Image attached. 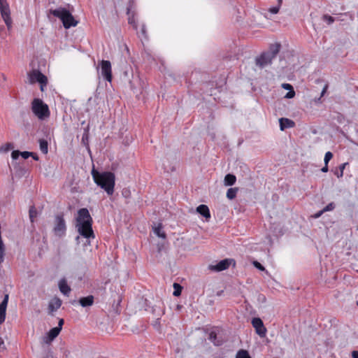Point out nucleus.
Returning a JSON list of instances; mask_svg holds the SVG:
<instances>
[{
    "mask_svg": "<svg viewBox=\"0 0 358 358\" xmlns=\"http://www.w3.org/2000/svg\"><path fill=\"white\" fill-rule=\"evenodd\" d=\"M92 218L87 208H81L78 212L76 228L80 236L87 240L95 238L92 227Z\"/></svg>",
    "mask_w": 358,
    "mask_h": 358,
    "instance_id": "nucleus-1",
    "label": "nucleus"
},
{
    "mask_svg": "<svg viewBox=\"0 0 358 358\" xmlns=\"http://www.w3.org/2000/svg\"><path fill=\"white\" fill-rule=\"evenodd\" d=\"M91 173L94 182L104 189L108 195L113 194L115 184V176L113 173L110 171L99 172L93 169Z\"/></svg>",
    "mask_w": 358,
    "mask_h": 358,
    "instance_id": "nucleus-2",
    "label": "nucleus"
},
{
    "mask_svg": "<svg viewBox=\"0 0 358 358\" xmlns=\"http://www.w3.org/2000/svg\"><path fill=\"white\" fill-rule=\"evenodd\" d=\"M50 13L55 17L59 18L66 29L71 27H76L78 24V21L76 20L71 13L64 8H58L55 10H50Z\"/></svg>",
    "mask_w": 358,
    "mask_h": 358,
    "instance_id": "nucleus-3",
    "label": "nucleus"
},
{
    "mask_svg": "<svg viewBox=\"0 0 358 358\" xmlns=\"http://www.w3.org/2000/svg\"><path fill=\"white\" fill-rule=\"evenodd\" d=\"M31 110L39 120H44L50 116V110L48 105L40 99H34L33 100L31 103Z\"/></svg>",
    "mask_w": 358,
    "mask_h": 358,
    "instance_id": "nucleus-4",
    "label": "nucleus"
},
{
    "mask_svg": "<svg viewBox=\"0 0 358 358\" xmlns=\"http://www.w3.org/2000/svg\"><path fill=\"white\" fill-rule=\"evenodd\" d=\"M27 76L30 84H34L37 82L41 85V90L42 92L44 91V87L48 83V78L45 75L37 69H33L28 73Z\"/></svg>",
    "mask_w": 358,
    "mask_h": 358,
    "instance_id": "nucleus-5",
    "label": "nucleus"
},
{
    "mask_svg": "<svg viewBox=\"0 0 358 358\" xmlns=\"http://www.w3.org/2000/svg\"><path fill=\"white\" fill-rule=\"evenodd\" d=\"M0 12L8 29L12 28L13 21L10 17V10L6 0H0Z\"/></svg>",
    "mask_w": 358,
    "mask_h": 358,
    "instance_id": "nucleus-6",
    "label": "nucleus"
},
{
    "mask_svg": "<svg viewBox=\"0 0 358 358\" xmlns=\"http://www.w3.org/2000/svg\"><path fill=\"white\" fill-rule=\"evenodd\" d=\"M55 223L53 229L54 233L57 236H63L66 230V223L62 216L57 215L55 217Z\"/></svg>",
    "mask_w": 358,
    "mask_h": 358,
    "instance_id": "nucleus-7",
    "label": "nucleus"
},
{
    "mask_svg": "<svg viewBox=\"0 0 358 358\" xmlns=\"http://www.w3.org/2000/svg\"><path fill=\"white\" fill-rule=\"evenodd\" d=\"M101 72L103 78L108 82L112 81L111 64L108 60L101 62Z\"/></svg>",
    "mask_w": 358,
    "mask_h": 358,
    "instance_id": "nucleus-8",
    "label": "nucleus"
},
{
    "mask_svg": "<svg viewBox=\"0 0 358 358\" xmlns=\"http://www.w3.org/2000/svg\"><path fill=\"white\" fill-rule=\"evenodd\" d=\"M252 324L255 329L256 333L260 337H265L266 329L264 325L262 320L259 317H255L252 320Z\"/></svg>",
    "mask_w": 358,
    "mask_h": 358,
    "instance_id": "nucleus-9",
    "label": "nucleus"
},
{
    "mask_svg": "<svg viewBox=\"0 0 358 358\" xmlns=\"http://www.w3.org/2000/svg\"><path fill=\"white\" fill-rule=\"evenodd\" d=\"M232 262L234 263V261L233 259H225L221 260L215 265H210L209 269L214 271H222L228 268Z\"/></svg>",
    "mask_w": 358,
    "mask_h": 358,
    "instance_id": "nucleus-10",
    "label": "nucleus"
},
{
    "mask_svg": "<svg viewBox=\"0 0 358 358\" xmlns=\"http://www.w3.org/2000/svg\"><path fill=\"white\" fill-rule=\"evenodd\" d=\"M273 59L271 57V55L268 52H264L256 59V64L260 68H264L267 65L270 64Z\"/></svg>",
    "mask_w": 358,
    "mask_h": 358,
    "instance_id": "nucleus-11",
    "label": "nucleus"
},
{
    "mask_svg": "<svg viewBox=\"0 0 358 358\" xmlns=\"http://www.w3.org/2000/svg\"><path fill=\"white\" fill-rule=\"evenodd\" d=\"M8 302V294H6L3 300L0 304V324H2L6 319V311Z\"/></svg>",
    "mask_w": 358,
    "mask_h": 358,
    "instance_id": "nucleus-12",
    "label": "nucleus"
},
{
    "mask_svg": "<svg viewBox=\"0 0 358 358\" xmlns=\"http://www.w3.org/2000/svg\"><path fill=\"white\" fill-rule=\"evenodd\" d=\"M59 291L64 295L69 296L71 289L67 284V281L65 278H62L59 281L58 283Z\"/></svg>",
    "mask_w": 358,
    "mask_h": 358,
    "instance_id": "nucleus-13",
    "label": "nucleus"
},
{
    "mask_svg": "<svg viewBox=\"0 0 358 358\" xmlns=\"http://www.w3.org/2000/svg\"><path fill=\"white\" fill-rule=\"evenodd\" d=\"M20 155L23 159H27L29 157H34V153L28 151L20 152L19 150H13L11 153V157L14 160L17 159Z\"/></svg>",
    "mask_w": 358,
    "mask_h": 358,
    "instance_id": "nucleus-14",
    "label": "nucleus"
},
{
    "mask_svg": "<svg viewBox=\"0 0 358 358\" xmlns=\"http://www.w3.org/2000/svg\"><path fill=\"white\" fill-rule=\"evenodd\" d=\"M279 122L281 131H283L287 128L293 127L294 126V122L292 120H289L287 118L282 117L279 120Z\"/></svg>",
    "mask_w": 358,
    "mask_h": 358,
    "instance_id": "nucleus-15",
    "label": "nucleus"
},
{
    "mask_svg": "<svg viewBox=\"0 0 358 358\" xmlns=\"http://www.w3.org/2000/svg\"><path fill=\"white\" fill-rule=\"evenodd\" d=\"M62 305V301L57 298H53L49 303L48 308L50 312H54L60 308Z\"/></svg>",
    "mask_w": 358,
    "mask_h": 358,
    "instance_id": "nucleus-16",
    "label": "nucleus"
},
{
    "mask_svg": "<svg viewBox=\"0 0 358 358\" xmlns=\"http://www.w3.org/2000/svg\"><path fill=\"white\" fill-rule=\"evenodd\" d=\"M196 212L207 219L210 217V210L206 205H199L196 208Z\"/></svg>",
    "mask_w": 358,
    "mask_h": 358,
    "instance_id": "nucleus-17",
    "label": "nucleus"
},
{
    "mask_svg": "<svg viewBox=\"0 0 358 358\" xmlns=\"http://www.w3.org/2000/svg\"><path fill=\"white\" fill-rule=\"evenodd\" d=\"M79 303L83 307L90 306L94 303V296L90 295L86 297H82L80 299Z\"/></svg>",
    "mask_w": 358,
    "mask_h": 358,
    "instance_id": "nucleus-18",
    "label": "nucleus"
},
{
    "mask_svg": "<svg viewBox=\"0 0 358 358\" xmlns=\"http://www.w3.org/2000/svg\"><path fill=\"white\" fill-rule=\"evenodd\" d=\"M236 180V178L233 174H227L224 177V182L226 186H231L233 185Z\"/></svg>",
    "mask_w": 358,
    "mask_h": 358,
    "instance_id": "nucleus-19",
    "label": "nucleus"
},
{
    "mask_svg": "<svg viewBox=\"0 0 358 358\" xmlns=\"http://www.w3.org/2000/svg\"><path fill=\"white\" fill-rule=\"evenodd\" d=\"M280 49V44L275 43L271 46L269 51H268L267 52L269 55H271V57H273V59H274L275 57V56L277 55V54L279 52Z\"/></svg>",
    "mask_w": 358,
    "mask_h": 358,
    "instance_id": "nucleus-20",
    "label": "nucleus"
},
{
    "mask_svg": "<svg viewBox=\"0 0 358 358\" xmlns=\"http://www.w3.org/2000/svg\"><path fill=\"white\" fill-rule=\"evenodd\" d=\"M61 327H54L48 333V339L50 341L55 339L59 334Z\"/></svg>",
    "mask_w": 358,
    "mask_h": 358,
    "instance_id": "nucleus-21",
    "label": "nucleus"
},
{
    "mask_svg": "<svg viewBox=\"0 0 358 358\" xmlns=\"http://www.w3.org/2000/svg\"><path fill=\"white\" fill-rule=\"evenodd\" d=\"M14 148L13 143H6L0 147V153H6Z\"/></svg>",
    "mask_w": 358,
    "mask_h": 358,
    "instance_id": "nucleus-22",
    "label": "nucleus"
},
{
    "mask_svg": "<svg viewBox=\"0 0 358 358\" xmlns=\"http://www.w3.org/2000/svg\"><path fill=\"white\" fill-rule=\"evenodd\" d=\"M154 232L157 236L160 238H166L165 233L162 231V226L161 224H159L157 227L154 228Z\"/></svg>",
    "mask_w": 358,
    "mask_h": 358,
    "instance_id": "nucleus-23",
    "label": "nucleus"
},
{
    "mask_svg": "<svg viewBox=\"0 0 358 358\" xmlns=\"http://www.w3.org/2000/svg\"><path fill=\"white\" fill-rule=\"evenodd\" d=\"M237 192V188H229L227 192V197L229 199H234L236 196Z\"/></svg>",
    "mask_w": 358,
    "mask_h": 358,
    "instance_id": "nucleus-24",
    "label": "nucleus"
},
{
    "mask_svg": "<svg viewBox=\"0 0 358 358\" xmlns=\"http://www.w3.org/2000/svg\"><path fill=\"white\" fill-rule=\"evenodd\" d=\"M40 150L43 154L48 152V142L45 140H40Z\"/></svg>",
    "mask_w": 358,
    "mask_h": 358,
    "instance_id": "nucleus-25",
    "label": "nucleus"
},
{
    "mask_svg": "<svg viewBox=\"0 0 358 358\" xmlns=\"http://www.w3.org/2000/svg\"><path fill=\"white\" fill-rule=\"evenodd\" d=\"M236 358H251L248 352L245 350H239L236 356Z\"/></svg>",
    "mask_w": 358,
    "mask_h": 358,
    "instance_id": "nucleus-26",
    "label": "nucleus"
},
{
    "mask_svg": "<svg viewBox=\"0 0 358 358\" xmlns=\"http://www.w3.org/2000/svg\"><path fill=\"white\" fill-rule=\"evenodd\" d=\"M173 288H174L173 295L176 296H180L181 294V290H182L181 286L178 283H174Z\"/></svg>",
    "mask_w": 358,
    "mask_h": 358,
    "instance_id": "nucleus-27",
    "label": "nucleus"
},
{
    "mask_svg": "<svg viewBox=\"0 0 358 358\" xmlns=\"http://www.w3.org/2000/svg\"><path fill=\"white\" fill-rule=\"evenodd\" d=\"M323 19L328 24H332L334 22H335L336 20H338V19H336L330 15H324L323 17Z\"/></svg>",
    "mask_w": 358,
    "mask_h": 358,
    "instance_id": "nucleus-28",
    "label": "nucleus"
},
{
    "mask_svg": "<svg viewBox=\"0 0 358 358\" xmlns=\"http://www.w3.org/2000/svg\"><path fill=\"white\" fill-rule=\"evenodd\" d=\"M347 165V163H343L339 166V172L337 171L335 174L337 176L338 178H341L343 176V171L345 168V166Z\"/></svg>",
    "mask_w": 358,
    "mask_h": 358,
    "instance_id": "nucleus-29",
    "label": "nucleus"
},
{
    "mask_svg": "<svg viewBox=\"0 0 358 358\" xmlns=\"http://www.w3.org/2000/svg\"><path fill=\"white\" fill-rule=\"evenodd\" d=\"M282 4H278V2H277V5L273 6V7H271L268 9V11L272 13V14H276L278 13L279 10H280V8Z\"/></svg>",
    "mask_w": 358,
    "mask_h": 358,
    "instance_id": "nucleus-30",
    "label": "nucleus"
},
{
    "mask_svg": "<svg viewBox=\"0 0 358 358\" xmlns=\"http://www.w3.org/2000/svg\"><path fill=\"white\" fill-rule=\"evenodd\" d=\"M333 154L331 152H327L324 155V164H328L329 162L332 159Z\"/></svg>",
    "mask_w": 358,
    "mask_h": 358,
    "instance_id": "nucleus-31",
    "label": "nucleus"
},
{
    "mask_svg": "<svg viewBox=\"0 0 358 358\" xmlns=\"http://www.w3.org/2000/svg\"><path fill=\"white\" fill-rule=\"evenodd\" d=\"M36 216V210L34 207L29 210V217L31 222H34V218Z\"/></svg>",
    "mask_w": 358,
    "mask_h": 358,
    "instance_id": "nucleus-32",
    "label": "nucleus"
},
{
    "mask_svg": "<svg viewBox=\"0 0 358 358\" xmlns=\"http://www.w3.org/2000/svg\"><path fill=\"white\" fill-rule=\"evenodd\" d=\"M295 96V92L294 89L289 90V92L285 94V98L286 99H292Z\"/></svg>",
    "mask_w": 358,
    "mask_h": 358,
    "instance_id": "nucleus-33",
    "label": "nucleus"
},
{
    "mask_svg": "<svg viewBox=\"0 0 358 358\" xmlns=\"http://www.w3.org/2000/svg\"><path fill=\"white\" fill-rule=\"evenodd\" d=\"M253 265L260 271H264L265 268L257 261L253 262Z\"/></svg>",
    "mask_w": 358,
    "mask_h": 358,
    "instance_id": "nucleus-34",
    "label": "nucleus"
},
{
    "mask_svg": "<svg viewBox=\"0 0 358 358\" xmlns=\"http://www.w3.org/2000/svg\"><path fill=\"white\" fill-rule=\"evenodd\" d=\"M334 204L333 203H329L324 209V212L332 210L334 208Z\"/></svg>",
    "mask_w": 358,
    "mask_h": 358,
    "instance_id": "nucleus-35",
    "label": "nucleus"
},
{
    "mask_svg": "<svg viewBox=\"0 0 358 358\" xmlns=\"http://www.w3.org/2000/svg\"><path fill=\"white\" fill-rule=\"evenodd\" d=\"M282 87L285 90H291L293 89V87L290 84H288V83H283L282 85Z\"/></svg>",
    "mask_w": 358,
    "mask_h": 358,
    "instance_id": "nucleus-36",
    "label": "nucleus"
},
{
    "mask_svg": "<svg viewBox=\"0 0 358 358\" xmlns=\"http://www.w3.org/2000/svg\"><path fill=\"white\" fill-rule=\"evenodd\" d=\"M352 357L353 358H358V351H355H355H353V352H352Z\"/></svg>",
    "mask_w": 358,
    "mask_h": 358,
    "instance_id": "nucleus-37",
    "label": "nucleus"
},
{
    "mask_svg": "<svg viewBox=\"0 0 358 358\" xmlns=\"http://www.w3.org/2000/svg\"><path fill=\"white\" fill-rule=\"evenodd\" d=\"M327 87L328 86L327 85H325L322 91V93H321V96H324V94L326 93L327 92Z\"/></svg>",
    "mask_w": 358,
    "mask_h": 358,
    "instance_id": "nucleus-38",
    "label": "nucleus"
},
{
    "mask_svg": "<svg viewBox=\"0 0 358 358\" xmlns=\"http://www.w3.org/2000/svg\"><path fill=\"white\" fill-rule=\"evenodd\" d=\"M321 171L324 173H326L328 171V164H325L324 166L321 169Z\"/></svg>",
    "mask_w": 358,
    "mask_h": 358,
    "instance_id": "nucleus-39",
    "label": "nucleus"
},
{
    "mask_svg": "<svg viewBox=\"0 0 358 358\" xmlns=\"http://www.w3.org/2000/svg\"><path fill=\"white\" fill-rule=\"evenodd\" d=\"M4 348V342L1 338H0V349Z\"/></svg>",
    "mask_w": 358,
    "mask_h": 358,
    "instance_id": "nucleus-40",
    "label": "nucleus"
},
{
    "mask_svg": "<svg viewBox=\"0 0 358 358\" xmlns=\"http://www.w3.org/2000/svg\"><path fill=\"white\" fill-rule=\"evenodd\" d=\"M63 324H64V320H63V319H61L59 321V324H58V327H61L62 328V326Z\"/></svg>",
    "mask_w": 358,
    "mask_h": 358,
    "instance_id": "nucleus-41",
    "label": "nucleus"
},
{
    "mask_svg": "<svg viewBox=\"0 0 358 358\" xmlns=\"http://www.w3.org/2000/svg\"><path fill=\"white\" fill-rule=\"evenodd\" d=\"M215 337H216V335L214 333H213V332L210 333V340H213V339L215 338Z\"/></svg>",
    "mask_w": 358,
    "mask_h": 358,
    "instance_id": "nucleus-42",
    "label": "nucleus"
},
{
    "mask_svg": "<svg viewBox=\"0 0 358 358\" xmlns=\"http://www.w3.org/2000/svg\"><path fill=\"white\" fill-rule=\"evenodd\" d=\"M323 212H324V211H323V210H322V211H320V212H319L318 213H317V214L315 215V217H320V216L322 214V213H323Z\"/></svg>",
    "mask_w": 358,
    "mask_h": 358,
    "instance_id": "nucleus-43",
    "label": "nucleus"
},
{
    "mask_svg": "<svg viewBox=\"0 0 358 358\" xmlns=\"http://www.w3.org/2000/svg\"><path fill=\"white\" fill-rule=\"evenodd\" d=\"M35 160H38V157L37 155H36L34 153V157H32Z\"/></svg>",
    "mask_w": 358,
    "mask_h": 358,
    "instance_id": "nucleus-44",
    "label": "nucleus"
},
{
    "mask_svg": "<svg viewBox=\"0 0 358 358\" xmlns=\"http://www.w3.org/2000/svg\"><path fill=\"white\" fill-rule=\"evenodd\" d=\"M277 2H278V4H282V0H277Z\"/></svg>",
    "mask_w": 358,
    "mask_h": 358,
    "instance_id": "nucleus-45",
    "label": "nucleus"
},
{
    "mask_svg": "<svg viewBox=\"0 0 358 358\" xmlns=\"http://www.w3.org/2000/svg\"><path fill=\"white\" fill-rule=\"evenodd\" d=\"M357 305H358V302H357Z\"/></svg>",
    "mask_w": 358,
    "mask_h": 358,
    "instance_id": "nucleus-46",
    "label": "nucleus"
}]
</instances>
